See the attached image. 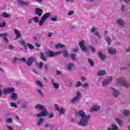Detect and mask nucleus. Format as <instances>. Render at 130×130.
<instances>
[{"label":"nucleus","mask_w":130,"mask_h":130,"mask_svg":"<svg viewBox=\"0 0 130 130\" xmlns=\"http://www.w3.org/2000/svg\"><path fill=\"white\" fill-rule=\"evenodd\" d=\"M43 14V10L42 9L39 8H36L35 10V15L38 16L39 17H41Z\"/></svg>","instance_id":"9"},{"label":"nucleus","mask_w":130,"mask_h":130,"mask_svg":"<svg viewBox=\"0 0 130 130\" xmlns=\"http://www.w3.org/2000/svg\"><path fill=\"white\" fill-rule=\"evenodd\" d=\"M28 107V103L27 102H25L22 103L21 108H27Z\"/></svg>","instance_id":"37"},{"label":"nucleus","mask_w":130,"mask_h":130,"mask_svg":"<svg viewBox=\"0 0 130 130\" xmlns=\"http://www.w3.org/2000/svg\"><path fill=\"white\" fill-rule=\"evenodd\" d=\"M105 75H106V72L104 70L100 71L97 73V76H99V77L105 76Z\"/></svg>","instance_id":"20"},{"label":"nucleus","mask_w":130,"mask_h":130,"mask_svg":"<svg viewBox=\"0 0 130 130\" xmlns=\"http://www.w3.org/2000/svg\"><path fill=\"white\" fill-rule=\"evenodd\" d=\"M36 85H37V86H38L39 87H41L42 89L44 87V85H43V84H42V82H41L39 80H37L36 81Z\"/></svg>","instance_id":"22"},{"label":"nucleus","mask_w":130,"mask_h":130,"mask_svg":"<svg viewBox=\"0 0 130 130\" xmlns=\"http://www.w3.org/2000/svg\"><path fill=\"white\" fill-rule=\"evenodd\" d=\"M111 90H112V95L113 96V97H115V98H116L117 97H118V96H119L120 93H119V91L117 90V89L113 88V87H111Z\"/></svg>","instance_id":"8"},{"label":"nucleus","mask_w":130,"mask_h":130,"mask_svg":"<svg viewBox=\"0 0 130 130\" xmlns=\"http://www.w3.org/2000/svg\"><path fill=\"white\" fill-rule=\"evenodd\" d=\"M107 130H118V127L115 124H112V127L108 128Z\"/></svg>","instance_id":"23"},{"label":"nucleus","mask_w":130,"mask_h":130,"mask_svg":"<svg viewBox=\"0 0 130 130\" xmlns=\"http://www.w3.org/2000/svg\"><path fill=\"white\" fill-rule=\"evenodd\" d=\"M82 86L83 87V88H88V87H89V83H84L82 85Z\"/></svg>","instance_id":"51"},{"label":"nucleus","mask_w":130,"mask_h":130,"mask_svg":"<svg viewBox=\"0 0 130 130\" xmlns=\"http://www.w3.org/2000/svg\"><path fill=\"white\" fill-rule=\"evenodd\" d=\"M32 71L33 72V73H34V74H36V75H38V71H37L34 69H32Z\"/></svg>","instance_id":"62"},{"label":"nucleus","mask_w":130,"mask_h":130,"mask_svg":"<svg viewBox=\"0 0 130 130\" xmlns=\"http://www.w3.org/2000/svg\"><path fill=\"white\" fill-rule=\"evenodd\" d=\"M51 83L54 89H56V90H57V89H58V88H59V84H58L57 83H55L54 79H52L51 80Z\"/></svg>","instance_id":"12"},{"label":"nucleus","mask_w":130,"mask_h":130,"mask_svg":"<svg viewBox=\"0 0 130 130\" xmlns=\"http://www.w3.org/2000/svg\"><path fill=\"white\" fill-rule=\"evenodd\" d=\"M112 77H109L107 79L104 80L102 82L103 87H106L107 85H109L112 82Z\"/></svg>","instance_id":"4"},{"label":"nucleus","mask_w":130,"mask_h":130,"mask_svg":"<svg viewBox=\"0 0 130 130\" xmlns=\"http://www.w3.org/2000/svg\"><path fill=\"white\" fill-rule=\"evenodd\" d=\"M81 85H82V83H81V82L78 81L76 83V85H75V87L76 88H79V87H80V86H81Z\"/></svg>","instance_id":"47"},{"label":"nucleus","mask_w":130,"mask_h":130,"mask_svg":"<svg viewBox=\"0 0 130 130\" xmlns=\"http://www.w3.org/2000/svg\"><path fill=\"white\" fill-rule=\"evenodd\" d=\"M89 49L92 51V52H95L96 49L95 48L92 47L91 46H89L88 47Z\"/></svg>","instance_id":"43"},{"label":"nucleus","mask_w":130,"mask_h":130,"mask_svg":"<svg viewBox=\"0 0 130 130\" xmlns=\"http://www.w3.org/2000/svg\"><path fill=\"white\" fill-rule=\"evenodd\" d=\"M56 75H57V76H60V75H61V72H60L58 70H57L56 71Z\"/></svg>","instance_id":"61"},{"label":"nucleus","mask_w":130,"mask_h":130,"mask_svg":"<svg viewBox=\"0 0 130 130\" xmlns=\"http://www.w3.org/2000/svg\"><path fill=\"white\" fill-rule=\"evenodd\" d=\"M115 120H116V122H117V123L119 124V125H120V126H122V121H121V120H120L118 118H116Z\"/></svg>","instance_id":"33"},{"label":"nucleus","mask_w":130,"mask_h":130,"mask_svg":"<svg viewBox=\"0 0 130 130\" xmlns=\"http://www.w3.org/2000/svg\"><path fill=\"white\" fill-rule=\"evenodd\" d=\"M6 122L7 123H12V122H13V119H12L11 118H8L6 119Z\"/></svg>","instance_id":"40"},{"label":"nucleus","mask_w":130,"mask_h":130,"mask_svg":"<svg viewBox=\"0 0 130 130\" xmlns=\"http://www.w3.org/2000/svg\"><path fill=\"white\" fill-rule=\"evenodd\" d=\"M17 60H19V59L17 57H15L13 60V64H15V63H16Z\"/></svg>","instance_id":"48"},{"label":"nucleus","mask_w":130,"mask_h":130,"mask_svg":"<svg viewBox=\"0 0 130 130\" xmlns=\"http://www.w3.org/2000/svg\"><path fill=\"white\" fill-rule=\"evenodd\" d=\"M34 61H35V57H30L27 59L26 61V64L28 66V67H31Z\"/></svg>","instance_id":"10"},{"label":"nucleus","mask_w":130,"mask_h":130,"mask_svg":"<svg viewBox=\"0 0 130 130\" xmlns=\"http://www.w3.org/2000/svg\"><path fill=\"white\" fill-rule=\"evenodd\" d=\"M124 8H125L124 5H121L120 10L122 13H124V11H125Z\"/></svg>","instance_id":"54"},{"label":"nucleus","mask_w":130,"mask_h":130,"mask_svg":"<svg viewBox=\"0 0 130 130\" xmlns=\"http://www.w3.org/2000/svg\"><path fill=\"white\" fill-rule=\"evenodd\" d=\"M57 111H58L59 114H61V115H62V114H64L66 110H64V109L61 108L59 109Z\"/></svg>","instance_id":"35"},{"label":"nucleus","mask_w":130,"mask_h":130,"mask_svg":"<svg viewBox=\"0 0 130 130\" xmlns=\"http://www.w3.org/2000/svg\"><path fill=\"white\" fill-rule=\"evenodd\" d=\"M99 56L100 58L102 60L105 59V56L103 55V54L101 52H99Z\"/></svg>","instance_id":"27"},{"label":"nucleus","mask_w":130,"mask_h":130,"mask_svg":"<svg viewBox=\"0 0 130 130\" xmlns=\"http://www.w3.org/2000/svg\"><path fill=\"white\" fill-rule=\"evenodd\" d=\"M75 67V64L73 63H69L66 66V69L69 72L72 71L73 68Z\"/></svg>","instance_id":"14"},{"label":"nucleus","mask_w":130,"mask_h":130,"mask_svg":"<svg viewBox=\"0 0 130 130\" xmlns=\"http://www.w3.org/2000/svg\"><path fill=\"white\" fill-rule=\"evenodd\" d=\"M44 68V70L46 72H47V71H48V69H49V65L48 64H45Z\"/></svg>","instance_id":"41"},{"label":"nucleus","mask_w":130,"mask_h":130,"mask_svg":"<svg viewBox=\"0 0 130 130\" xmlns=\"http://www.w3.org/2000/svg\"><path fill=\"white\" fill-rule=\"evenodd\" d=\"M106 40L108 45H110V44H111V39L110 38H109V37H106Z\"/></svg>","instance_id":"36"},{"label":"nucleus","mask_w":130,"mask_h":130,"mask_svg":"<svg viewBox=\"0 0 130 130\" xmlns=\"http://www.w3.org/2000/svg\"><path fill=\"white\" fill-rule=\"evenodd\" d=\"M78 50H79V48H75L72 49V51H73V52H77Z\"/></svg>","instance_id":"58"},{"label":"nucleus","mask_w":130,"mask_h":130,"mask_svg":"<svg viewBox=\"0 0 130 130\" xmlns=\"http://www.w3.org/2000/svg\"><path fill=\"white\" fill-rule=\"evenodd\" d=\"M108 51L110 54L113 55L116 53V50L114 48H110L108 49Z\"/></svg>","instance_id":"17"},{"label":"nucleus","mask_w":130,"mask_h":130,"mask_svg":"<svg viewBox=\"0 0 130 130\" xmlns=\"http://www.w3.org/2000/svg\"><path fill=\"white\" fill-rule=\"evenodd\" d=\"M12 101H17V100L19 98V95L16 93H12L10 97Z\"/></svg>","instance_id":"13"},{"label":"nucleus","mask_w":130,"mask_h":130,"mask_svg":"<svg viewBox=\"0 0 130 130\" xmlns=\"http://www.w3.org/2000/svg\"><path fill=\"white\" fill-rule=\"evenodd\" d=\"M36 91L37 93H38V94H39L40 96H41V97H43L44 96V95L43 94V92H42V91H41L40 89L37 88L36 89Z\"/></svg>","instance_id":"24"},{"label":"nucleus","mask_w":130,"mask_h":130,"mask_svg":"<svg viewBox=\"0 0 130 130\" xmlns=\"http://www.w3.org/2000/svg\"><path fill=\"white\" fill-rule=\"evenodd\" d=\"M123 114H124V115L127 116L128 115V114H129V111H128L127 110H124L123 111Z\"/></svg>","instance_id":"45"},{"label":"nucleus","mask_w":130,"mask_h":130,"mask_svg":"<svg viewBox=\"0 0 130 130\" xmlns=\"http://www.w3.org/2000/svg\"><path fill=\"white\" fill-rule=\"evenodd\" d=\"M35 108L36 110L41 111V112L36 114L37 117H45L48 115L49 118H52L54 115L53 113L48 114L46 107L42 105L37 104L35 105Z\"/></svg>","instance_id":"2"},{"label":"nucleus","mask_w":130,"mask_h":130,"mask_svg":"<svg viewBox=\"0 0 130 130\" xmlns=\"http://www.w3.org/2000/svg\"><path fill=\"white\" fill-rule=\"evenodd\" d=\"M96 31V28L95 27H93L91 28V32L92 33H95V32Z\"/></svg>","instance_id":"56"},{"label":"nucleus","mask_w":130,"mask_h":130,"mask_svg":"<svg viewBox=\"0 0 130 130\" xmlns=\"http://www.w3.org/2000/svg\"><path fill=\"white\" fill-rule=\"evenodd\" d=\"M10 105L11 107H15V108H17V105L14 103H11Z\"/></svg>","instance_id":"55"},{"label":"nucleus","mask_w":130,"mask_h":130,"mask_svg":"<svg viewBox=\"0 0 130 130\" xmlns=\"http://www.w3.org/2000/svg\"><path fill=\"white\" fill-rule=\"evenodd\" d=\"M19 44L22 46H25L26 45V41H25V40L21 39L19 41Z\"/></svg>","instance_id":"29"},{"label":"nucleus","mask_w":130,"mask_h":130,"mask_svg":"<svg viewBox=\"0 0 130 130\" xmlns=\"http://www.w3.org/2000/svg\"><path fill=\"white\" fill-rule=\"evenodd\" d=\"M36 1L39 4H42V3H43V0H36Z\"/></svg>","instance_id":"63"},{"label":"nucleus","mask_w":130,"mask_h":130,"mask_svg":"<svg viewBox=\"0 0 130 130\" xmlns=\"http://www.w3.org/2000/svg\"><path fill=\"white\" fill-rule=\"evenodd\" d=\"M94 35L98 37L99 39H100L101 38V36H100V34H99V32L95 31L94 32Z\"/></svg>","instance_id":"42"},{"label":"nucleus","mask_w":130,"mask_h":130,"mask_svg":"<svg viewBox=\"0 0 130 130\" xmlns=\"http://www.w3.org/2000/svg\"><path fill=\"white\" fill-rule=\"evenodd\" d=\"M50 19L51 21H53V22H56V21H57V17H51Z\"/></svg>","instance_id":"49"},{"label":"nucleus","mask_w":130,"mask_h":130,"mask_svg":"<svg viewBox=\"0 0 130 130\" xmlns=\"http://www.w3.org/2000/svg\"><path fill=\"white\" fill-rule=\"evenodd\" d=\"M32 20L35 23L37 24V23L39 22V17L36 16L32 18Z\"/></svg>","instance_id":"34"},{"label":"nucleus","mask_w":130,"mask_h":130,"mask_svg":"<svg viewBox=\"0 0 130 130\" xmlns=\"http://www.w3.org/2000/svg\"><path fill=\"white\" fill-rule=\"evenodd\" d=\"M37 66L40 70H41V69H42V67H43V62H40L39 63H37Z\"/></svg>","instance_id":"38"},{"label":"nucleus","mask_w":130,"mask_h":130,"mask_svg":"<svg viewBox=\"0 0 130 130\" xmlns=\"http://www.w3.org/2000/svg\"><path fill=\"white\" fill-rule=\"evenodd\" d=\"M27 46H28V48H29V49H33V48H34V46L30 43H27Z\"/></svg>","instance_id":"46"},{"label":"nucleus","mask_w":130,"mask_h":130,"mask_svg":"<svg viewBox=\"0 0 130 130\" xmlns=\"http://www.w3.org/2000/svg\"><path fill=\"white\" fill-rule=\"evenodd\" d=\"M44 127L46 128H48V127H49L51 130H56V129H54L52 124H50L48 123H47L44 125Z\"/></svg>","instance_id":"19"},{"label":"nucleus","mask_w":130,"mask_h":130,"mask_svg":"<svg viewBox=\"0 0 130 130\" xmlns=\"http://www.w3.org/2000/svg\"><path fill=\"white\" fill-rule=\"evenodd\" d=\"M14 31L17 39L21 38V37H22V35L21 34V31H20V30L15 29Z\"/></svg>","instance_id":"15"},{"label":"nucleus","mask_w":130,"mask_h":130,"mask_svg":"<svg viewBox=\"0 0 130 130\" xmlns=\"http://www.w3.org/2000/svg\"><path fill=\"white\" fill-rule=\"evenodd\" d=\"M117 23L120 26H123L124 25V21L121 19H118L117 20Z\"/></svg>","instance_id":"21"},{"label":"nucleus","mask_w":130,"mask_h":130,"mask_svg":"<svg viewBox=\"0 0 130 130\" xmlns=\"http://www.w3.org/2000/svg\"><path fill=\"white\" fill-rule=\"evenodd\" d=\"M44 121V119L43 118H40L39 119L37 122V124L38 126H41L43 124Z\"/></svg>","instance_id":"18"},{"label":"nucleus","mask_w":130,"mask_h":130,"mask_svg":"<svg viewBox=\"0 0 130 130\" xmlns=\"http://www.w3.org/2000/svg\"><path fill=\"white\" fill-rule=\"evenodd\" d=\"M84 41H81L79 42V46L82 49L83 51H84L85 52H86L87 51L88 49H87V47L85 46V45L84 44Z\"/></svg>","instance_id":"11"},{"label":"nucleus","mask_w":130,"mask_h":130,"mask_svg":"<svg viewBox=\"0 0 130 130\" xmlns=\"http://www.w3.org/2000/svg\"><path fill=\"white\" fill-rule=\"evenodd\" d=\"M61 51H57L54 52L55 56H56V55H59V54H61Z\"/></svg>","instance_id":"53"},{"label":"nucleus","mask_w":130,"mask_h":130,"mask_svg":"<svg viewBox=\"0 0 130 130\" xmlns=\"http://www.w3.org/2000/svg\"><path fill=\"white\" fill-rule=\"evenodd\" d=\"M6 26V22H0V28H4Z\"/></svg>","instance_id":"50"},{"label":"nucleus","mask_w":130,"mask_h":130,"mask_svg":"<svg viewBox=\"0 0 130 130\" xmlns=\"http://www.w3.org/2000/svg\"><path fill=\"white\" fill-rule=\"evenodd\" d=\"M40 57L42 60H44V61H45L46 60V57L45 56H44V54L43 53L41 52L40 53Z\"/></svg>","instance_id":"32"},{"label":"nucleus","mask_w":130,"mask_h":130,"mask_svg":"<svg viewBox=\"0 0 130 130\" xmlns=\"http://www.w3.org/2000/svg\"><path fill=\"white\" fill-rule=\"evenodd\" d=\"M8 49L12 50V49H15V46H13L12 45H8Z\"/></svg>","instance_id":"44"},{"label":"nucleus","mask_w":130,"mask_h":130,"mask_svg":"<svg viewBox=\"0 0 130 130\" xmlns=\"http://www.w3.org/2000/svg\"><path fill=\"white\" fill-rule=\"evenodd\" d=\"M64 47H66L64 45L60 43L57 44L55 46V48H64Z\"/></svg>","instance_id":"25"},{"label":"nucleus","mask_w":130,"mask_h":130,"mask_svg":"<svg viewBox=\"0 0 130 130\" xmlns=\"http://www.w3.org/2000/svg\"><path fill=\"white\" fill-rule=\"evenodd\" d=\"M50 16H51V13H46L45 14H44L42 17L41 20L39 22V25L41 26H43L44 22L47 20L48 18H50Z\"/></svg>","instance_id":"3"},{"label":"nucleus","mask_w":130,"mask_h":130,"mask_svg":"<svg viewBox=\"0 0 130 130\" xmlns=\"http://www.w3.org/2000/svg\"><path fill=\"white\" fill-rule=\"evenodd\" d=\"M20 60H22V61H23V62H26V58L25 57H22L20 59Z\"/></svg>","instance_id":"60"},{"label":"nucleus","mask_w":130,"mask_h":130,"mask_svg":"<svg viewBox=\"0 0 130 130\" xmlns=\"http://www.w3.org/2000/svg\"><path fill=\"white\" fill-rule=\"evenodd\" d=\"M55 108L56 110L58 111L59 109V108H58V106L57 105V104L55 105Z\"/></svg>","instance_id":"64"},{"label":"nucleus","mask_w":130,"mask_h":130,"mask_svg":"<svg viewBox=\"0 0 130 130\" xmlns=\"http://www.w3.org/2000/svg\"><path fill=\"white\" fill-rule=\"evenodd\" d=\"M61 53H62L63 56H64L65 57L69 56V54L68 53V51H67V50H64L62 51Z\"/></svg>","instance_id":"31"},{"label":"nucleus","mask_w":130,"mask_h":130,"mask_svg":"<svg viewBox=\"0 0 130 130\" xmlns=\"http://www.w3.org/2000/svg\"><path fill=\"white\" fill-rule=\"evenodd\" d=\"M2 16L4 18H10V17H11V14H8L7 12H3L2 13Z\"/></svg>","instance_id":"28"},{"label":"nucleus","mask_w":130,"mask_h":130,"mask_svg":"<svg viewBox=\"0 0 130 130\" xmlns=\"http://www.w3.org/2000/svg\"><path fill=\"white\" fill-rule=\"evenodd\" d=\"M73 15H74V11H69L68 13V16H72Z\"/></svg>","instance_id":"57"},{"label":"nucleus","mask_w":130,"mask_h":130,"mask_svg":"<svg viewBox=\"0 0 130 130\" xmlns=\"http://www.w3.org/2000/svg\"><path fill=\"white\" fill-rule=\"evenodd\" d=\"M81 98V93L80 92H77L76 94V96L74 97L72 100L71 101V103H75L78 102Z\"/></svg>","instance_id":"6"},{"label":"nucleus","mask_w":130,"mask_h":130,"mask_svg":"<svg viewBox=\"0 0 130 130\" xmlns=\"http://www.w3.org/2000/svg\"><path fill=\"white\" fill-rule=\"evenodd\" d=\"M18 3L20 6H28V3L25 2L22 0H18Z\"/></svg>","instance_id":"26"},{"label":"nucleus","mask_w":130,"mask_h":130,"mask_svg":"<svg viewBox=\"0 0 130 130\" xmlns=\"http://www.w3.org/2000/svg\"><path fill=\"white\" fill-rule=\"evenodd\" d=\"M88 62H89V63L90 64L91 67L94 66V61H93L92 59L90 58H88Z\"/></svg>","instance_id":"39"},{"label":"nucleus","mask_w":130,"mask_h":130,"mask_svg":"<svg viewBox=\"0 0 130 130\" xmlns=\"http://www.w3.org/2000/svg\"><path fill=\"white\" fill-rule=\"evenodd\" d=\"M99 108H100L99 106L95 105L90 109L89 111L90 112H93V111H98V110H99Z\"/></svg>","instance_id":"16"},{"label":"nucleus","mask_w":130,"mask_h":130,"mask_svg":"<svg viewBox=\"0 0 130 130\" xmlns=\"http://www.w3.org/2000/svg\"><path fill=\"white\" fill-rule=\"evenodd\" d=\"M32 22H33V18L28 19V24H32Z\"/></svg>","instance_id":"59"},{"label":"nucleus","mask_w":130,"mask_h":130,"mask_svg":"<svg viewBox=\"0 0 130 130\" xmlns=\"http://www.w3.org/2000/svg\"><path fill=\"white\" fill-rule=\"evenodd\" d=\"M14 92H15V88H14L13 87L5 88L3 90V93L5 95H7V94H12V93H13Z\"/></svg>","instance_id":"5"},{"label":"nucleus","mask_w":130,"mask_h":130,"mask_svg":"<svg viewBox=\"0 0 130 130\" xmlns=\"http://www.w3.org/2000/svg\"><path fill=\"white\" fill-rule=\"evenodd\" d=\"M71 57L72 58V59H73V60H75V57H76V54L72 53L71 54Z\"/></svg>","instance_id":"52"},{"label":"nucleus","mask_w":130,"mask_h":130,"mask_svg":"<svg viewBox=\"0 0 130 130\" xmlns=\"http://www.w3.org/2000/svg\"><path fill=\"white\" fill-rule=\"evenodd\" d=\"M8 36H9V34L5 32L4 34H0V37H3V39L4 40V41H5V43L6 44H7V43H9V40H8V38L7 37H8Z\"/></svg>","instance_id":"7"},{"label":"nucleus","mask_w":130,"mask_h":130,"mask_svg":"<svg viewBox=\"0 0 130 130\" xmlns=\"http://www.w3.org/2000/svg\"><path fill=\"white\" fill-rule=\"evenodd\" d=\"M47 54L49 56H50V57H52L53 56H55L54 52H52V51H50V50L48 51Z\"/></svg>","instance_id":"30"},{"label":"nucleus","mask_w":130,"mask_h":130,"mask_svg":"<svg viewBox=\"0 0 130 130\" xmlns=\"http://www.w3.org/2000/svg\"><path fill=\"white\" fill-rule=\"evenodd\" d=\"M76 116L80 117V121L78 122V125L82 126H86L88 125V122L90 120V115H86V113L83 110H80L79 112L76 113Z\"/></svg>","instance_id":"1"}]
</instances>
